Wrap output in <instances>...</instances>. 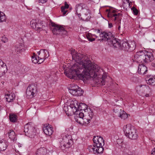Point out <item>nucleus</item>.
<instances>
[{"label":"nucleus","mask_w":155,"mask_h":155,"mask_svg":"<svg viewBox=\"0 0 155 155\" xmlns=\"http://www.w3.org/2000/svg\"><path fill=\"white\" fill-rule=\"evenodd\" d=\"M71 51L72 59L76 62L71 68L72 71L75 72L81 80L83 81L89 79L90 77L95 78L100 74L102 69L97 65L93 64L87 57L83 54Z\"/></svg>","instance_id":"obj_1"},{"label":"nucleus","mask_w":155,"mask_h":155,"mask_svg":"<svg viewBox=\"0 0 155 155\" xmlns=\"http://www.w3.org/2000/svg\"><path fill=\"white\" fill-rule=\"evenodd\" d=\"M133 60L138 63L143 64L144 62L153 61L154 58L151 52L140 51L136 53Z\"/></svg>","instance_id":"obj_2"},{"label":"nucleus","mask_w":155,"mask_h":155,"mask_svg":"<svg viewBox=\"0 0 155 155\" xmlns=\"http://www.w3.org/2000/svg\"><path fill=\"white\" fill-rule=\"evenodd\" d=\"M100 36L101 38L100 39V40L102 41H107L108 44L110 46L116 48L120 46L119 39L115 38L114 35L110 32H101Z\"/></svg>","instance_id":"obj_3"},{"label":"nucleus","mask_w":155,"mask_h":155,"mask_svg":"<svg viewBox=\"0 0 155 155\" xmlns=\"http://www.w3.org/2000/svg\"><path fill=\"white\" fill-rule=\"evenodd\" d=\"M90 111L87 113V115L85 114L84 115L82 112H78L75 114L74 117L75 121L79 124H88L90 123V121L92 118L93 114L92 110L89 109Z\"/></svg>","instance_id":"obj_4"},{"label":"nucleus","mask_w":155,"mask_h":155,"mask_svg":"<svg viewBox=\"0 0 155 155\" xmlns=\"http://www.w3.org/2000/svg\"><path fill=\"white\" fill-rule=\"evenodd\" d=\"M87 107V106L84 104L80 103L78 104V102L77 101H72L71 102L70 105L68 107V110L67 111L68 113L67 112V111H66V114L68 116L70 115V114H71L68 113L69 110L71 109L73 114H74L75 115V114L77 112L78 113L80 112L79 111V110H83L85 112H86V110L87 111L89 112V110H88ZM89 110H90L89 109Z\"/></svg>","instance_id":"obj_5"},{"label":"nucleus","mask_w":155,"mask_h":155,"mask_svg":"<svg viewBox=\"0 0 155 155\" xmlns=\"http://www.w3.org/2000/svg\"><path fill=\"white\" fill-rule=\"evenodd\" d=\"M125 135L131 140H136L137 138V130L134 127L131 126L130 124L127 125L123 127Z\"/></svg>","instance_id":"obj_6"},{"label":"nucleus","mask_w":155,"mask_h":155,"mask_svg":"<svg viewBox=\"0 0 155 155\" xmlns=\"http://www.w3.org/2000/svg\"><path fill=\"white\" fill-rule=\"evenodd\" d=\"M94 143L96 146V153H103L104 148L103 146L104 144V140L101 136H94L93 139Z\"/></svg>","instance_id":"obj_7"},{"label":"nucleus","mask_w":155,"mask_h":155,"mask_svg":"<svg viewBox=\"0 0 155 155\" xmlns=\"http://www.w3.org/2000/svg\"><path fill=\"white\" fill-rule=\"evenodd\" d=\"M137 92L140 95L149 97L151 95V90L149 87L146 85H141L138 86L136 88Z\"/></svg>","instance_id":"obj_8"},{"label":"nucleus","mask_w":155,"mask_h":155,"mask_svg":"<svg viewBox=\"0 0 155 155\" xmlns=\"http://www.w3.org/2000/svg\"><path fill=\"white\" fill-rule=\"evenodd\" d=\"M119 40L120 46L118 48L120 47L121 49L125 51L129 52L132 51L135 49L136 45L134 41H123L121 45L120 41L119 39Z\"/></svg>","instance_id":"obj_9"},{"label":"nucleus","mask_w":155,"mask_h":155,"mask_svg":"<svg viewBox=\"0 0 155 155\" xmlns=\"http://www.w3.org/2000/svg\"><path fill=\"white\" fill-rule=\"evenodd\" d=\"M24 132L25 135L29 137H34L36 134V130L33 124L31 122L26 124L24 126Z\"/></svg>","instance_id":"obj_10"},{"label":"nucleus","mask_w":155,"mask_h":155,"mask_svg":"<svg viewBox=\"0 0 155 155\" xmlns=\"http://www.w3.org/2000/svg\"><path fill=\"white\" fill-rule=\"evenodd\" d=\"M51 25L54 27L52 30V32L54 35L66 34L67 32L62 26L57 25L54 22H51Z\"/></svg>","instance_id":"obj_11"},{"label":"nucleus","mask_w":155,"mask_h":155,"mask_svg":"<svg viewBox=\"0 0 155 155\" xmlns=\"http://www.w3.org/2000/svg\"><path fill=\"white\" fill-rule=\"evenodd\" d=\"M71 135H66L62 139V140H61L60 147L62 149H64L63 147L65 148H68L71 146V144L72 143L73 141L71 139Z\"/></svg>","instance_id":"obj_12"},{"label":"nucleus","mask_w":155,"mask_h":155,"mask_svg":"<svg viewBox=\"0 0 155 155\" xmlns=\"http://www.w3.org/2000/svg\"><path fill=\"white\" fill-rule=\"evenodd\" d=\"M69 93L73 95L79 96L83 93L82 90L77 85L73 84L71 87L68 89Z\"/></svg>","instance_id":"obj_13"},{"label":"nucleus","mask_w":155,"mask_h":155,"mask_svg":"<svg viewBox=\"0 0 155 155\" xmlns=\"http://www.w3.org/2000/svg\"><path fill=\"white\" fill-rule=\"evenodd\" d=\"M116 11L115 10L111 9H107L106 12L108 17L112 18V19L114 21L116 20L118 18L120 14L116 13Z\"/></svg>","instance_id":"obj_14"},{"label":"nucleus","mask_w":155,"mask_h":155,"mask_svg":"<svg viewBox=\"0 0 155 155\" xmlns=\"http://www.w3.org/2000/svg\"><path fill=\"white\" fill-rule=\"evenodd\" d=\"M37 92V89L35 84H30L27 88L26 94L28 96H33Z\"/></svg>","instance_id":"obj_15"},{"label":"nucleus","mask_w":155,"mask_h":155,"mask_svg":"<svg viewBox=\"0 0 155 155\" xmlns=\"http://www.w3.org/2000/svg\"><path fill=\"white\" fill-rule=\"evenodd\" d=\"M43 129L45 134L48 136L51 135L53 132V128L49 124L48 125L44 127Z\"/></svg>","instance_id":"obj_16"},{"label":"nucleus","mask_w":155,"mask_h":155,"mask_svg":"<svg viewBox=\"0 0 155 155\" xmlns=\"http://www.w3.org/2000/svg\"><path fill=\"white\" fill-rule=\"evenodd\" d=\"M147 84L152 86L155 85V76L148 75L146 79Z\"/></svg>","instance_id":"obj_17"},{"label":"nucleus","mask_w":155,"mask_h":155,"mask_svg":"<svg viewBox=\"0 0 155 155\" xmlns=\"http://www.w3.org/2000/svg\"><path fill=\"white\" fill-rule=\"evenodd\" d=\"M147 68L143 64H139L138 69V73L141 75H143L147 71Z\"/></svg>","instance_id":"obj_18"},{"label":"nucleus","mask_w":155,"mask_h":155,"mask_svg":"<svg viewBox=\"0 0 155 155\" xmlns=\"http://www.w3.org/2000/svg\"><path fill=\"white\" fill-rule=\"evenodd\" d=\"M38 55H40V57H41V56H45L44 59H46L49 56V52L48 50L46 49H42L40 50L38 52Z\"/></svg>","instance_id":"obj_19"},{"label":"nucleus","mask_w":155,"mask_h":155,"mask_svg":"<svg viewBox=\"0 0 155 155\" xmlns=\"http://www.w3.org/2000/svg\"><path fill=\"white\" fill-rule=\"evenodd\" d=\"M7 147V142L3 140H0V152L5 150Z\"/></svg>","instance_id":"obj_20"},{"label":"nucleus","mask_w":155,"mask_h":155,"mask_svg":"<svg viewBox=\"0 0 155 155\" xmlns=\"http://www.w3.org/2000/svg\"><path fill=\"white\" fill-rule=\"evenodd\" d=\"M113 110L115 115L117 116L120 114V111H122V110L120 106L117 105L114 107Z\"/></svg>","instance_id":"obj_21"},{"label":"nucleus","mask_w":155,"mask_h":155,"mask_svg":"<svg viewBox=\"0 0 155 155\" xmlns=\"http://www.w3.org/2000/svg\"><path fill=\"white\" fill-rule=\"evenodd\" d=\"M47 153L46 149L44 147L38 149L36 153V155H45Z\"/></svg>","instance_id":"obj_22"},{"label":"nucleus","mask_w":155,"mask_h":155,"mask_svg":"<svg viewBox=\"0 0 155 155\" xmlns=\"http://www.w3.org/2000/svg\"><path fill=\"white\" fill-rule=\"evenodd\" d=\"M8 135L9 138L13 141H14L16 140V139L15 138L16 136L15 135V133L13 130H9V131L8 132Z\"/></svg>","instance_id":"obj_23"},{"label":"nucleus","mask_w":155,"mask_h":155,"mask_svg":"<svg viewBox=\"0 0 155 155\" xmlns=\"http://www.w3.org/2000/svg\"><path fill=\"white\" fill-rule=\"evenodd\" d=\"M15 50L17 52H19L23 51L24 50H25V48L24 44H20L17 45Z\"/></svg>","instance_id":"obj_24"},{"label":"nucleus","mask_w":155,"mask_h":155,"mask_svg":"<svg viewBox=\"0 0 155 155\" xmlns=\"http://www.w3.org/2000/svg\"><path fill=\"white\" fill-rule=\"evenodd\" d=\"M84 4L82 3L77 4L75 8V11L76 13L80 12L81 10L83 9V6Z\"/></svg>","instance_id":"obj_25"},{"label":"nucleus","mask_w":155,"mask_h":155,"mask_svg":"<svg viewBox=\"0 0 155 155\" xmlns=\"http://www.w3.org/2000/svg\"><path fill=\"white\" fill-rule=\"evenodd\" d=\"M6 99L7 101L11 102L15 99V95L13 94H7L6 95Z\"/></svg>","instance_id":"obj_26"},{"label":"nucleus","mask_w":155,"mask_h":155,"mask_svg":"<svg viewBox=\"0 0 155 155\" xmlns=\"http://www.w3.org/2000/svg\"><path fill=\"white\" fill-rule=\"evenodd\" d=\"M1 67L2 68V69H2L3 71L0 72V77H1L4 75L7 71V67L6 64L5 63H4L3 64V65H2V66H1Z\"/></svg>","instance_id":"obj_27"},{"label":"nucleus","mask_w":155,"mask_h":155,"mask_svg":"<svg viewBox=\"0 0 155 155\" xmlns=\"http://www.w3.org/2000/svg\"><path fill=\"white\" fill-rule=\"evenodd\" d=\"M91 14H84V15L83 16V18H81V20L87 21H89L91 17Z\"/></svg>","instance_id":"obj_28"},{"label":"nucleus","mask_w":155,"mask_h":155,"mask_svg":"<svg viewBox=\"0 0 155 155\" xmlns=\"http://www.w3.org/2000/svg\"><path fill=\"white\" fill-rule=\"evenodd\" d=\"M17 118V116L15 114H10L9 115L10 120L12 122H15L16 121Z\"/></svg>","instance_id":"obj_29"},{"label":"nucleus","mask_w":155,"mask_h":155,"mask_svg":"<svg viewBox=\"0 0 155 155\" xmlns=\"http://www.w3.org/2000/svg\"><path fill=\"white\" fill-rule=\"evenodd\" d=\"M36 26V28L35 29V30L40 31L42 30L43 25L41 23L37 22Z\"/></svg>","instance_id":"obj_30"},{"label":"nucleus","mask_w":155,"mask_h":155,"mask_svg":"<svg viewBox=\"0 0 155 155\" xmlns=\"http://www.w3.org/2000/svg\"><path fill=\"white\" fill-rule=\"evenodd\" d=\"M117 116L119 117L121 119L124 120L127 118V115L123 110H122L120 111V114Z\"/></svg>","instance_id":"obj_31"},{"label":"nucleus","mask_w":155,"mask_h":155,"mask_svg":"<svg viewBox=\"0 0 155 155\" xmlns=\"http://www.w3.org/2000/svg\"><path fill=\"white\" fill-rule=\"evenodd\" d=\"M31 60L32 62L35 64L37 63L38 62H40L39 61H38V58H37V56L35 53L33 54V55L32 57Z\"/></svg>","instance_id":"obj_32"},{"label":"nucleus","mask_w":155,"mask_h":155,"mask_svg":"<svg viewBox=\"0 0 155 155\" xmlns=\"http://www.w3.org/2000/svg\"><path fill=\"white\" fill-rule=\"evenodd\" d=\"M6 17L4 14L0 11V22L5 21Z\"/></svg>","instance_id":"obj_33"},{"label":"nucleus","mask_w":155,"mask_h":155,"mask_svg":"<svg viewBox=\"0 0 155 155\" xmlns=\"http://www.w3.org/2000/svg\"><path fill=\"white\" fill-rule=\"evenodd\" d=\"M96 146L95 144L94 145H91L89 146L88 149L90 152H94V153H96Z\"/></svg>","instance_id":"obj_34"},{"label":"nucleus","mask_w":155,"mask_h":155,"mask_svg":"<svg viewBox=\"0 0 155 155\" xmlns=\"http://www.w3.org/2000/svg\"><path fill=\"white\" fill-rule=\"evenodd\" d=\"M149 112L152 114H155V105L150 106L149 108Z\"/></svg>","instance_id":"obj_35"},{"label":"nucleus","mask_w":155,"mask_h":155,"mask_svg":"<svg viewBox=\"0 0 155 155\" xmlns=\"http://www.w3.org/2000/svg\"><path fill=\"white\" fill-rule=\"evenodd\" d=\"M107 77V74L106 73H103L102 75V81H101V83L102 85H105V80Z\"/></svg>","instance_id":"obj_36"},{"label":"nucleus","mask_w":155,"mask_h":155,"mask_svg":"<svg viewBox=\"0 0 155 155\" xmlns=\"http://www.w3.org/2000/svg\"><path fill=\"white\" fill-rule=\"evenodd\" d=\"M132 0H122L123 4V5L124 6H126L125 5L127 4L129 7L130 6V4L131 3V1Z\"/></svg>","instance_id":"obj_37"},{"label":"nucleus","mask_w":155,"mask_h":155,"mask_svg":"<svg viewBox=\"0 0 155 155\" xmlns=\"http://www.w3.org/2000/svg\"><path fill=\"white\" fill-rule=\"evenodd\" d=\"M37 22L36 21V20H32L30 22V25L31 27L35 29L36 28V25L37 24Z\"/></svg>","instance_id":"obj_38"},{"label":"nucleus","mask_w":155,"mask_h":155,"mask_svg":"<svg viewBox=\"0 0 155 155\" xmlns=\"http://www.w3.org/2000/svg\"><path fill=\"white\" fill-rule=\"evenodd\" d=\"M131 10L132 11L133 13L135 15H137L139 13L138 10L135 7H133L131 8Z\"/></svg>","instance_id":"obj_39"},{"label":"nucleus","mask_w":155,"mask_h":155,"mask_svg":"<svg viewBox=\"0 0 155 155\" xmlns=\"http://www.w3.org/2000/svg\"><path fill=\"white\" fill-rule=\"evenodd\" d=\"M45 58V56H41V57H38V61H39V62H38L37 63L38 64H41L42 62H43L44 60L45 59L44 58Z\"/></svg>","instance_id":"obj_40"},{"label":"nucleus","mask_w":155,"mask_h":155,"mask_svg":"<svg viewBox=\"0 0 155 155\" xmlns=\"http://www.w3.org/2000/svg\"><path fill=\"white\" fill-rule=\"evenodd\" d=\"M1 41L5 43L8 41V39L5 35L1 37L0 39Z\"/></svg>","instance_id":"obj_41"},{"label":"nucleus","mask_w":155,"mask_h":155,"mask_svg":"<svg viewBox=\"0 0 155 155\" xmlns=\"http://www.w3.org/2000/svg\"><path fill=\"white\" fill-rule=\"evenodd\" d=\"M83 12L84 14H91V12L89 9H84Z\"/></svg>","instance_id":"obj_42"},{"label":"nucleus","mask_w":155,"mask_h":155,"mask_svg":"<svg viewBox=\"0 0 155 155\" xmlns=\"http://www.w3.org/2000/svg\"><path fill=\"white\" fill-rule=\"evenodd\" d=\"M87 38L89 41H92L95 40V39L94 38H91L90 36L87 37Z\"/></svg>","instance_id":"obj_43"},{"label":"nucleus","mask_w":155,"mask_h":155,"mask_svg":"<svg viewBox=\"0 0 155 155\" xmlns=\"http://www.w3.org/2000/svg\"><path fill=\"white\" fill-rule=\"evenodd\" d=\"M48 0H38L39 3H41L42 4L45 3Z\"/></svg>","instance_id":"obj_44"},{"label":"nucleus","mask_w":155,"mask_h":155,"mask_svg":"<svg viewBox=\"0 0 155 155\" xmlns=\"http://www.w3.org/2000/svg\"><path fill=\"white\" fill-rule=\"evenodd\" d=\"M75 14H77V15L78 16L79 18L81 20V18H83V17H81V14L80 13L78 12V13H76Z\"/></svg>","instance_id":"obj_45"},{"label":"nucleus","mask_w":155,"mask_h":155,"mask_svg":"<svg viewBox=\"0 0 155 155\" xmlns=\"http://www.w3.org/2000/svg\"><path fill=\"white\" fill-rule=\"evenodd\" d=\"M64 7L65 8H69V5L67 4L66 2L64 3Z\"/></svg>","instance_id":"obj_46"},{"label":"nucleus","mask_w":155,"mask_h":155,"mask_svg":"<svg viewBox=\"0 0 155 155\" xmlns=\"http://www.w3.org/2000/svg\"><path fill=\"white\" fill-rule=\"evenodd\" d=\"M151 155H155V148L153 149L151 151Z\"/></svg>","instance_id":"obj_47"},{"label":"nucleus","mask_w":155,"mask_h":155,"mask_svg":"<svg viewBox=\"0 0 155 155\" xmlns=\"http://www.w3.org/2000/svg\"><path fill=\"white\" fill-rule=\"evenodd\" d=\"M65 8L63 6H62L61 8V11L62 12L65 11L66 10H65Z\"/></svg>","instance_id":"obj_48"},{"label":"nucleus","mask_w":155,"mask_h":155,"mask_svg":"<svg viewBox=\"0 0 155 155\" xmlns=\"http://www.w3.org/2000/svg\"><path fill=\"white\" fill-rule=\"evenodd\" d=\"M117 27L118 31H120V25L119 24H118V25H117Z\"/></svg>","instance_id":"obj_49"},{"label":"nucleus","mask_w":155,"mask_h":155,"mask_svg":"<svg viewBox=\"0 0 155 155\" xmlns=\"http://www.w3.org/2000/svg\"><path fill=\"white\" fill-rule=\"evenodd\" d=\"M5 63H4L2 60L0 59V66H2V65H3V64Z\"/></svg>","instance_id":"obj_50"},{"label":"nucleus","mask_w":155,"mask_h":155,"mask_svg":"<svg viewBox=\"0 0 155 155\" xmlns=\"http://www.w3.org/2000/svg\"><path fill=\"white\" fill-rule=\"evenodd\" d=\"M113 27L112 24L111 23H109L108 27L109 28H110Z\"/></svg>","instance_id":"obj_51"},{"label":"nucleus","mask_w":155,"mask_h":155,"mask_svg":"<svg viewBox=\"0 0 155 155\" xmlns=\"http://www.w3.org/2000/svg\"><path fill=\"white\" fill-rule=\"evenodd\" d=\"M67 11H68L67 10H66V11H65L62 12L63 13V15H65L66 14V13L67 12Z\"/></svg>","instance_id":"obj_52"},{"label":"nucleus","mask_w":155,"mask_h":155,"mask_svg":"<svg viewBox=\"0 0 155 155\" xmlns=\"http://www.w3.org/2000/svg\"><path fill=\"white\" fill-rule=\"evenodd\" d=\"M18 146L19 147H21V144L20 143L18 144Z\"/></svg>","instance_id":"obj_53"},{"label":"nucleus","mask_w":155,"mask_h":155,"mask_svg":"<svg viewBox=\"0 0 155 155\" xmlns=\"http://www.w3.org/2000/svg\"><path fill=\"white\" fill-rule=\"evenodd\" d=\"M97 32L98 33H99L100 32V30L98 29L97 30Z\"/></svg>","instance_id":"obj_54"},{"label":"nucleus","mask_w":155,"mask_h":155,"mask_svg":"<svg viewBox=\"0 0 155 155\" xmlns=\"http://www.w3.org/2000/svg\"><path fill=\"white\" fill-rule=\"evenodd\" d=\"M117 140L118 141H119V140H120V142H121V143L122 142V140Z\"/></svg>","instance_id":"obj_55"},{"label":"nucleus","mask_w":155,"mask_h":155,"mask_svg":"<svg viewBox=\"0 0 155 155\" xmlns=\"http://www.w3.org/2000/svg\"><path fill=\"white\" fill-rule=\"evenodd\" d=\"M1 83L2 84H3L4 83V81H2Z\"/></svg>","instance_id":"obj_56"},{"label":"nucleus","mask_w":155,"mask_h":155,"mask_svg":"<svg viewBox=\"0 0 155 155\" xmlns=\"http://www.w3.org/2000/svg\"><path fill=\"white\" fill-rule=\"evenodd\" d=\"M1 109H2V108H1V107L0 106V111H1Z\"/></svg>","instance_id":"obj_57"},{"label":"nucleus","mask_w":155,"mask_h":155,"mask_svg":"<svg viewBox=\"0 0 155 155\" xmlns=\"http://www.w3.org/2000/svg\"><path fill=\"white\" fill-rule=\"evenodd\" d=\"M70 9H72L71 8H70Z\"/></svg>","instance_id":"obj_58"},{"label":"nucleus","mask_w":155,"mask_h":155,"mask_svg":"<svg viewBox=\"0 0 155 155\" xmlns=\"http://www.w3.org/2000/svg\"><path fill=\"white\" fill-rule=\"evenodd\" d=\"M70 9H72L71 8H70Z\"/></svg>","instance_id":"obj_59"},{"label":"nucleus","mask_w":155,"mask_h":155,"mask_svg":"<svg viewBox=\"0 0 155 155\" xmlns=\"http://www.w3.org/2000/svg\"><path fill=\"white\" fill-rule=\"evenodd\" d=\"M153 0L154 1H155V0Z\"/></svg>","instance_id":"obj_60"}]
</instances>
